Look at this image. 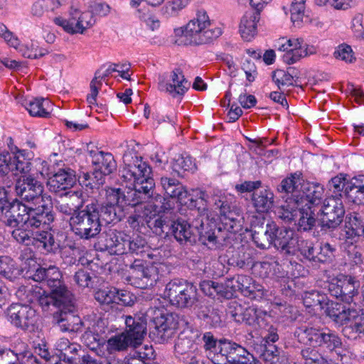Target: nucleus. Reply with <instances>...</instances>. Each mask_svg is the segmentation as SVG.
Masks as SVG:
<instances>
[{
	"instance_id": "1",
	"label": "nucleus",
	"mask_w": 364,
	"mask_h": 364,
	"mask_svg": "<svg viewBox=\"0 0 364 364\" xmlns=\"http://www.w3.org/2000/svg\"><path fill=\"white\" fill-rule=\"evenodd\" d=\"M123 163L120 176L125 187L115 189V219L119 220L124 217L126 210L134 207V214L142 215L144 209L139 211L138 208L148 203L142 201L150 198L155 186L150 177L151 168L134 149L124 153Z\"/></svg>"
},
{
	"instance_id": "2",
	"label": "nucleus",
	"mask_w": 364,
	"mask_h": 364,
	"mask_svg": "<svg viewBox=\"0 0 364 364\" xmlns=\"http://www.w3.org/2000/svg\"><path fill=\"white\" fill-rule=\"evenodd\" d=\"M294 335L301 343L326 348L341 356H346L350 353V348L342 343L338 335L326 328L309 323L298 327Z\"/></svg>"
},
{
	"instance_id": "3",
	"label": "nucleus",
	"mask_w": 364,
	"mask_h": 364,
	"mask_svg": "<svg viewBox=\"0 0 364 364\" xmlns=\"http://www.w3.org/2000/svg\"><path fill=\"white\" fill-rule=\"evenodd\" d=\"M190 196V206L197 209V215L194 219L193 225L198 231L202 243L209 249L217 247V237L215 235V223L213 218H210L208 210V196L205 191L200 188H194L188 191Z\"/></svg>"
},
{
	"instance_id": "4",
	"label": "nucleus",
	"mask_w": 364,
	"mask_h": 364,
	"mask_svg": "<svg viewBox=\"0 0 364 364\" xmlns=\"http://www.w3.org/2000/svg\"><path fill=\"white\" fill-rule=\"evenodd\" d=\"M172 208V204L168 199L157 194L152 197L146 205L138 208L144 209L141 214H134L129 218V224L135 227L136 225L144 223L151 228H155L156 232H163L164 226H168V218L164 215L166 211Z\"/></svg>"
},
{
	"instance_id": "5",
	"label": "nucleus",
	"mask_w": 364,
	"mask_h": 364,
	"mask_svg": "<svg viewBox=\"0 0 364 364\" xmlns=\"http://www.w3.org/2000/svg\"><path fill=\"white\" fill-rule=\"evenodd\" d=\"M326 312L335 323L345 325L343 333L346 337L355 338L357 334H364V310L332 302Z\"/></svg>"
},
{
	"instance_id": "6",
	"label": "nucleus",
	"mask_w": 364,
	"mask_h": 364,
	"mask_svg": "<svg viewBox=\"0 0 364 364\" xmlns=\"http://www.w3.org/2000/svg\"><path fill=\"white\" fill-rule=\"evenodd\" d=\"M211 22L204 10H198L196 16L186 24L185 45L206 44L218 38L222 31L218 27L210 28Z\"/></svg>"
},
{
	"instance_id": "7",
	"label": "nucleus",
	"mask_w": 364,
	"mask_h": 364,
	"mask_svg": "<svg viewBox=\"0 0 364 364\" xmlns=\"http://www.w3.org/2000/svg\"><path fill=\"white\" fill-rule=\"evenodd\" d=\"M72 231L80 238L89 240L101 231L99 212L94 204L88 205L85 210L74 213L70 218Z\"/></svg>"
},
{
	"instance_id": "8",
	"label": "nucleus",
	"mask_w": 364,
	"mask_h": 364,
	"mask_svg": "<svg viewBox=\"0 0 364 364\" xmlns=\"http://www.w3.org/2000/svg\"><path fill=\"white\" fill-rule=\"evenodd\" d=\"M16 192L23 200L32 203L34 206L51 208L50 196L43 194L42 183L32 176H21L15 186Z\"/></svg>"
},
{
	"instance_id": "9",
	"label": "nucleus",
	"mask_w": 364,
	"mask_h": 364,
	"mask_svg": "<svg viewBox=\"0 0 364 364\" xmlns=\"http://www.w3.org/2000/svg\"><path fill=\"white\" fill-rule=\"evenodd\" d=\"M206 356L215 364H230L239 345L228 341H218L210 332L202 336Z\"/></svg>"
},
{
	"instance_id": "10",
	"label": "nucleus",
	"mask_w": 364,
	"mask_h": 364,
	"mask_svg": "<svg viewBox=\"0 0 364 364\" xmlns=\"http://www.w3.org/2000/svg\"><path fill=\"white\" fill-rule=\"evenodd\" d=\"M163 296L173 306L189 307L197 301V291L193 285L174 279L166 284Z\"/></svg>"
},
{
	"instance_id": "11",
	"label": "nucleus",
	"mask_w": 364,
	"mask_h": 364,
	"mask_svg": "<svg viewBox=\"0 0 364 364\" xmlns=\"http://www.w3.org/2000/svg\"><path fill=\"white\" fill-rule=\"evenodd\" d=\"M277 44L278 50L284 52L282 56L283 61L288 65L296 63L301 58L316 54L317 52L316 47L306 43L301 38H282Z\"/></svg>"
},
{
	"instance_id": "12",
	"label": "nucleus",
	"mask_w": 364,
	"mask_h": 364,
	"mask_svg": "<svg viewBox=\"0 0 364 364\" xmlns=\"http://www.w3.org/2000/svg\"><path fill=\"white\" fill-rule=\"evenodd\" d=\"M118 322H124L126 331L115 336V350H123L129 346L136 348L139 346L145 334L146 326L144 323L136 322L131 316L117 318Z\"/></svg>"
},
{
	"instance_id": "13",
	"label": "nucleus",
	"mask_w": 364,
	"mask_h": 364,
	"mask_svg": "<svg viewBox=\"0 0 364 364\" xmlns=\"http://www.w3.org/2000/svg\"><path fill=\"white\" fill-rule=\"evenodd\" d=\"M8 320L16 328L32 332L37 328L39 315L29 305L13 304L7 309Z\"/></svg>"
},
{
	"instance_id": "14",
	"label": "nucleus",
	"mask_w": 364,
	"mask_h": 364,
	"mask_svg": "<svg viewBox=\"0 0 364 364\" xmlns=\"http://www.w3.org/2000/svg\"><path fill=\"white\" fill-rule=\"evenodd\" d=\"M54 22L68 33L75 34L83 33L95 24V19L90 11H81L71 8L68 18L58 17L54 19Z\"/></svg>"
},
{
	"instance_id": "15",
	"label": "nucleus",
	"mask_w": 364,
	"mask_h": 364,
	"mask_svg": "<svg viewBox=\"0 0 364 364\" xmlns=\"http://www.w3.org/2000/svg\"><path fill=\"white\" fill-rule=\"evenodd\" d=\"M214 205L216 209L219 210L220 221L224 225V228L229 232H237L242 227V220L243 217L230 209V207L226 200V197L221 193L220 191L213 196Z\"/></svg>"
},
{
	"instance_id": "16",
	"label": "nucleus",
	"mask_w": 364,
	"mask_h": 364,
	"mask_svg": "<svg viewBox=\"0 0 364 364\" xmlns=\"http://www.w3.org/2000/svg\"><path fill=\"white\" fill-rule=\"evenodd\" d=\"M225 286L233 291H240L244 296L250 299H259L267 296V291L247 275H237L227 280Z\"/></svg>"
},
{
	"instance_id": "17",
	"label": "nucleus",
	"mask_w": 364,
	"mask_h": 364,
	"mask_svg": "<svg viewBox=\"0 0 364 364\" xmlns=\"http://www.w3.org/2000/svg\"><path fill=\"white\" fill-rule=\"evenodd\" d=\"M323 227L335 228L342 221L345 210L341 198L331 196L326 198L320 209Z\"/></svg>"
},
{
	"instance_id": "18",
	"label": "nucleus",
	"mask_w": 364,
	"mask_h": 364,
	"mask_svg": "<svg viewBox=\"0 0 364 364\" xmlns=\"http://www.w3.org/2000/svg\"><path fill=\"white\" fill-rule=\"evenodd\" d=\"M31 163L24 158L21 151H18L13 157L9 153L0 154V176L9 173L14 175L31 176Z\"/></svg>"
},
{
	"instance_id": "19",
	"label": "nucleus",
	"mask_w": 364,
	"mask_h": 364,
	"mask_svg": "<svg viewBox=\"0 0 364 364\" xmlns=\"http://www.w3.org/2000/svg\"><path fill=\"white\" fill-rule=\"evenodd\" d=\"M190 82L185 78L179 68L174 69L169 75H162L159 78L158 88L173 97L183 95L188 90Z\"/></svg>"
},
{
	"instance_id": "20",
	"label": "nucleus",
	"mask_w": 364,
	"mask_h": 364,
	"mask_svg": "<svg viewBox=\"0 0 364 364\" xmlns=\"http://www.w3.org/2000/svg\"><path fill=\"white\" fill-rule=\"evenodd\" d=\"M0 210L1 212V220L6 225L11 228H23L25 214L28 211L27 205L17 200L11 203L4 200Z\"/></svg>"
},
{
	"instance_id": "21",
	"label": "nucleus",
	"mask_w": 364,
	"mask_h": 364,
	"mask_svg": "<svg viewBox=\"0 0 364 364\" xmlns=\"http://www.w3.org/2000/svg\"><path fill=\"white\" fill-rule=\"evenodd\" d=\"M75 181V171L70 168H63L48 178L47 186L50 191L63 196L64 191L73 187Z\"/></svg>"
},
{
	"instance_id": "22",
	"label": "nucleus",
	"mask_w": 364,
	"mask_h": 364,
	"mask_svg": "<svg viewBox=\"0 0 364 364\" xmlns=\"http://www.w3.org/2000/svg\"><path fill=\"white\" fill-rule=\"evenodd\" d=\"M324 197L323 186L317 183L306 181L303 184L301 196L299 197V202L301 206H311L312 209L321 203Z\"/></svg>"
},
{
	"instance_id": "23",
	"label": "nucleus",
	"mask_w": 364,
	"mask_h": 364,
	"mask_svg": "<svg viewBox=\"0 0 364 364\" xmlns=\"http://www.w3.org/2000/svg\"><path fill=\"white\" fill-rule=\"evenodd\" d=\"M364 237V215L353 213L346 218L345 226L340 233V240H356L359 237Z\"/></svg>"
},
{
	"instance_id": "24",
	"label": "nucleus",
	"mask_w": 364,
	"mask_h": 364,
	"mask_svg": "<svg viewBox=\"0 0 364 364\" xmlns=\"http://www.w3.org/2000/svg\"><path fill=\"white\" fill-rule=\"evenodd\" d=\"M260 14L257 11L248 10L241 17L239 33L244 41H251L257 34V23Z\"/></svg>"
},
{
	"instance_id": "25",
	"label": "nucleus",
	"mask_w": 364,
	"mask_h": 364,
	"mask_svg": "<svg viewBox=\"0 0 364 364\" xmlns=\"http://www.w3.org/2000/svg\"><path fill=\"white\" fill-rule=\"evenodd\" d=\"M156 336L161 342H166L171 338L177 328V322L173 316L169 314L160 313L154 319Z\"/></svg>"
},
{
	"instance_id": "26",
	"label": "nucleus",
	"mask_w": 364,
	"mask_h": 364,
	"mask_svg": "<svg viewBox=\"0 0 364 364\" xmlns=\"http://www.w3.org/2000/svg\"><path fill=\"white\" fill-rule=\"evenodd\" d=\"M272 245L287 253L294 252L296 236L294 232L286 228H279L275 223V232L272 235Z\"/></svg>"
},
{
	"instance_id": "27",
	"label": "nucleus",
	"mask_w": 364,
	"mask_h": 364,
	"mask_svg": "<svg viewBox=\"0 0 364 364\" xmlns=\"http://www.w3.org/2000/svg\"><path fill=\"white\" fill-rule=\"evenodd\" d=\"M49 209L50 208L46 209L38 206L28 207L23 228L34 229L47 227L48 223L50 220L48 215Z\"/></svg>"
},
{
	"instance_id": "28",
	"label": "nucleus",
	"mask_w": 364,
	"mask_h": 364,
	"mask_svg": "<svg viewBox=\"0 0 364 364\" xmlns=\"http://www.w3.org/2000/svg\"><path fill=\"white\" fill-rule=\"evenodd\" d=\"M160 184L167 196L177 199L181 203H183L188 198V190L176 178L167 176L161 177Z\"/></svg>"
},
{
	"instance_id": "29",
	"label": "nucleus",
	"mask_w": 364,
	"mask_h": 364,
	"mask_svg": "<svg viewBox=\"0 0 364 364\" xmlns=\"http://www.w3.org/2000/svg\"><path fill=\"white\" fill-rule=\"evenodd\" d=\"M194 220L191 225L186 220H178L173 222L171 229L175 238L180 242L195 241V237L197 235L199 240L202 242L198 231L193 225Z\"/></svg>"
},
{
	"instance_id": "30",
	"label": "nucleus",
	"mask_w": 364,
	"mask_h": 364,
	"mask_svg": "<svg viewBox=\"0 0 364 364\" xmlns=\"http://www.w3.org/2000/svg\"><path fill=\"white\" fill-rule=\"evenodd\" d=\"M254 273L261 278L280 277L281 266L275 257H266L252 266Z\"/></svg>"
},
{
	"instance_id": "31",
	"label": "nucleus",
	"mask_w": 364,
	"mask_h": 364,
	"mask_svg": "<svg viewBox=\"0 0 364 364\" xmlns=\"http://www.w3.org/2000/svg\"><path fill=\"white\" fill-rule=\"evenodd\" d=\"M82 341L91 350H94L97 346H100L102 355L106 358V364H112V355L114 353V337H111L107 342L102 344L99 343L96 336L92 332H85L82 336Z\"/></svg>"
},
{
	"instance_id": "32",
	"label": "nucleus",
	"mask_w": 364,
	"mask_h": 364,
	"mask_svg": "<svg viewBox=\"0 0 364 364\" xmlns=\"http://www.w3.org/2000/svg\"><path fill=\"white\" fill-rule=\"evenodd\" d=\"M23 107L33 117H48L53 111V104L47 99L31 98L25 100Z\"/></svg>"
},
{
	"instance_id": "33",
	"label": "nucleus",
	"mask_w": 364,
	"mask_h": 364,
	"mask_svg": "<svg viewBox=\"0 0 364 364\" xmlns=\"http://www.w3.org/2000/svg\"><path fill=\"white\" fill-rule=\"evenodd\" d=\"M61 273L58 268L50 266L48 268H38L33 275V279L36 282H45L50 289L60 287L61 281Z\"/></svg>"
},
{
	"instance_id": "34",
	"label": "nucleus",
	"mask_w": 364,
	"mask_h": 364,
	"mask_svg": "<svg viewBox=\"0 0 364 364\" xmlns=\"http://www.w3.org/2000/svg\"><path fill=\"white\" fill-rule=\"evenodd\" d=\"M51 294L54 300V306L64 311H73L74 296L68 288L61 284L60 287L51 289Z\"/></svg>"
},
{
	"instance_id": "35",
	"label": "nucleus",
	"mask_w": 364,
	"mask_h": 364,
	"mask_svg": "<svg viewBox=\"0 0 364 364\" xmlns=\"http://www.w3.org/2000/svg\"><path fill=\"white\" fill-rule=\"evenodd\" d=\"M53 323L55 324L61 331H73L76 326L80 323L79 316H75L73 311L60 310L53 314Z\"/></svg>"
},
{
	"instance_id": "36",
	"label": "nucleus",
	"mask_w": 364,
	"mask_h": 364,
	"mask_svg": "<svg viewBox=\"0 0 364 364\" xmlns=\"http://www.w3.org/2000/svg\"><path fill=\"white\" fill-rule=\"evenodd\" d=\"M244 312L242 323L255 328H262L266 326L268 315L265 311L255 306H247Z\"/></svg>"
},
{
	"instance_id": "37",
	"label": "nucleus",
	"mask_w": 364,
	"mask_h": 364,
	"mask_svg": "<svg viewBox=\"0 0 364 364\" xmlns=\"http://www.w3.org/2000/svg\"><path fill=\"white\" fill-rule=\"evenodd\" d=\"M299 203L298 198H288L283 205L277 208L275 213L285 222L296 220L298 217L299 206H301Z\"/></svg>"
},
{
	"instance_id": "38",
	"label": "nucleus",
	"mask_w": 364,
	"mask_h": 364,
	"mask_svg": "<svg viewBox=\"0 0 364 364\" xmlns=\"http://www.w3.org/2000/svg\"><path fill=\"white\" fill-rule=\"evenodd\" d=\"M305 182L301 174L295 173L282 181L279 190L291 193L292 196L289 198L299 199L303 188V184Z\"/></svg>"
},
{
	"instance_id": "39",
	"label": "nucleus",
	"mask_w": 364,
	"mask_h": 364,
	"mask_svg": "<svg viewBox=\"0 0 364 364\" xmlns=\"http://www.w3.org/2000/svg\"><path fill=\"white\" fill-rule=\"evenodd\" d=\"M252 203L257 212H267L274 203V194L269 189L257 190L252 195Z\"/></svg>"
},
{
	"instance_id": "40",
	"label": "nucleus",
	"mask_w": 364,
	"mask_h": 364,
	"mask_svg": "<svg viewBox=\"0 0 364 364\" xmlns=\"http://www.w3.org/2000/svg\"><path fill=\"white\" fill-rule=\"evenodd\" d=\"M346 195L354 203H360L364 198V176H358L347 181Z\"/></svg>"
},
{
	"instance_id": "41",
	"label": "nucleus",
	"mask_w": 364,
	"mask_h": 364,
	"mask_svg": "<svg viewBox=\"0 0 364 364\" xmlns=\"http://www.w3.org/2000/svg\"><path fill=\"white\" fill-rule=\"evenodd\" d=\"M106 200L102 203L100 213H99L101 224L105 223L106 225L112 223L114 216L112 215L114 211V188H108L105 190Z\"/></svg>"
},
{
	"instance_id": "42",
	"label": "nucleus",
	"mask_w": 364,
	"mask_h": 364,
	"mask_svg": "<svg viewBox=\"0 0 364 364\" xmlns=\"http://www.w3.org/2000/svg\"><path fill=\"white\" fill-rule=\"evenodd\" d=\"M23 57L28 58L36 59L43 57L48 53V50L42 48H39L37 43L31 41L26 43H21L18 40V45L14 47Z\"/></svg>"
},
{
	"instance_id": "43",
	"label": "nucleus",
	"mask_w": 364,
	"mask_h": 364,
	"mask_svg": "<svg viewBox=\"0 0 364 364\" xmlns=\"http://www.w3.org/2000/svg\"><path fill=\"white\" fill-rule=\"evenodd\" d=\"M314 209L312 207L299 206L297 220L299 230L306 231L311 230L315 225Z\"/></svg>"
},
{
	"instance_id": "44",
	"label": "nucleus",
	"mask_w": 364,
	"mask_h": 364,
	"mask_svg": "<svg viewBox=\"0 0 364 364\" xmlns=\"http://www.w3.org/2000/svg\"><path fill=\"white\" fill-rule=\"evenodd\" d=\"M107 175L100 169L95 170L92 173L83 172L79 176V181L82 186L93 189L105 183Z\"/></svg>"
},
{
	"instance_id": "45",
	"label": "nucleus",
	"mask_w": 364,
	"mask_h": 364,
	"mask_svg": "<svg viewBox=\"0 0 364 364\" xmlns=\"http://www.w3.org/2000/svg\"><path fill=\"white\" fill-rule=\"evenodd\" d=\"M275 232V223L272 222L267 224L264 232H259L254 230L252 233V240L255 245L261 249H267L272 245V235Z\"/></svg>"
},
{
	"instance_id": "46",
	"label": "nucleus",
	"mask_w": 364,
	"mask_h": 364,
	"mask_svg": "<svg viewBox=\"0 0 364 364\" xmlns=\"http://www.w3.org/2000/svg\"><path fill=\"white\" fill-rule=\"evenodd\" d=\"M193 337H198V334L193 336H180L175 343L176 352L180 355L194 353L198 349V346L193 340Z\"/></svg>"
},
{
	"instance_id": "47",
	"label": "nucleus",
	"mask_w": 364,
	"mask_h": 364,
	"mask_svg": "<svg viewBox=\"0 0 364 364\" xmlns=\"http://www.w3.org/2000/svg\"><path fill=\"white\" fill-rule=\"evenodd\" d=\"M55 348L63 354L65 358L71 361L80 349V346L75 343H70L68 338H62L56 342Z\"/></svg>"
},
{
	"instance_id": "48",
	"label": "nucleus",
	"mask_w": 364,
	"mask_h": 364,
	"mask_svg": "<svg viewBox=\"0 0 364 364\" xmlns=\"http://www.w3.org/2000/svg\"><path fill=\"white\" fill-rule=\"evenodd\" d=\"M16 355L18 356L17 364H41L28 346L23 342L16 345Z\"/></svg>"
},
{
	"instance_id": "49",
	"label": "nucleus",
	"mask_w": 364,
	"mask_h": 364,
	"mask_svg": "<svg viewBox=\"0 0 364 364\" xmlns=\"http://www.w3.org/2000/svg\"><path fill=\"white\" fill-rule=\"evenodd\" d=\"M33 244L38 248H43L48 252L53 250L55 240L53 235L47 231L36 232L33 234Z\"/></svg>"
},
{
	"instance_id": "50",
	"label": "nucleus",
	"mask_w": 364,
	"mask_h": 364,
	"mask_svg": "<svg viewBox=\"0 0 364 364\" xmlns=\"http://www.w3.org/2000/svg\"><path fill=\"white\" fill-rule=\"evenodd\" d=\"M341 287L343 301L348 304L349 306L348 307H353L351 305V302H353V296L358 294V284L351 278H349L341 282Z\"/></svg>"
},
{
	"instance_id": "51",
	"label": "nucleus",
	"mask_w": 364,
	"mask_h": 364,
	"mask_svg": "<svg viewBox=\"0 0 364 364\" xmlns=\"http://www.w3.org/2000/svg\"><path fill=\"white\" fill-rule=\"evenodd\" d=\"M191 0H172L168 1L162 8L161 11L166 17L175 16L188 6Z\"/></svg>"
},
{
	"instance_id": "52",
	"label": "nucleus",
	"mask_w": 364,
	"mask_h": 364,
	"mask_svg": "<svg viewBox=\"0 0 364 364\" xmlns=\"http://www.w3.org/2000/svg\"><path fill=\"white\" fill-rule=\"evenodd\" d=\"M316 250V245H314L312 242L296 237V248L294 252L299 251L306 259L313 261Z\"/></svg>"
},
{
	"instance_id": "53",
	"label": "nucleus",
	"mask_w": 364,
	"mask_h": 364,
	"mask_svg": "<svg viewBox=\"0 0 364 364\" xmlns=\"http://www.w3.org/2000/svg\"><path fill=\"white\" fill-rule=\"evenodd\" d=\"M0 274L13 280L19 275V270L14 267L12 259L7 257H0Z\"/></svg>"
},
{
	"instance_id": "54",
	"label": "nucleus",
	"mask_w": 364,
	"mask_h": 364,
	"mask_svg": "<svg viewBox=\"0 0 364 364\" xmlns=\"http://www.w3.org/2000/svg\"><path fill=\"white\" fill-rule=\"evenodd\" d=\"M272 80L279 90L284 91L287 87L293 85L294 77L284 70H277L272 75Z\"/></svg>"
},
{
	"instance_id": "55",
	"label": "nucleus",
	"mask_w": 364,
	"mask_h": 364,
	"mask_svg": "<svg viewBox=\"0 0 364 364\" xmlns=\"http://www.w3.org/2000/svg\"><path fill=\"white\" fill-rule=\"evenodd\" d=\"M230 364H261L245 348L239 345L233 357H230Z\"/></svg>"
},
{
	"instance_id": "56",
	"label": "nucleus",
	"mask_w": 364,
	"mask_h": 364,
	"mask_svg": "<svg viewBox=\"0 0 364 364\" xmlns=\"http://www.w3.org/2000/svg\"><path fill=\"white\" fill-rule=\"evenodd\" d=\"M301 353L305 360L304 364H330L314 348H306L301 350Z\"/></svg>"
},
{
	"instance_id": "57",
	"label": "nucleus",
	"mask_w": 364,
	"mask_h": 364,
	"mask_svg": "<svg viewBox=\"0 0 364 364\" xmlns=\"http://www.w3.org/2000/svg\"><path fill=\"white\" fill-rule=\"evenodd\" d=\"M305 2L306 0H294L291 4L290 9L291 20L296 26H299L304 17Z\"/></svg>"
},
{
	"instance_id": "58",
	"label": "nucleus",
	"mask_w": 364,
	"mask_h": 364,
	"mask_svg": "<svg viewBox=\"0 0 364 364\" xmlns=\"http://www.w3.org/2000/svg\"><path fill=\"white\" fill-rule=\"evenodd\" d=\"M335 249L328 243H323L316 245L314 262H326L330 261L333 257Z\"/></svg>"
},
{
	"instance_id": "59",
	"label": "nucleus",
	"mask_w": 364,
	"mask_h": 364,
	"mask_svg": "<svg viewBox=\"0 0 364 364\" xmlns=\"http://www.w3.org/2000/svg\"><path fill=\"white\" fill-rule=\"evenodd\" d=\"M333 55L336 59L347 63H353L356 59L351 46L346 43L339 45L336 48Z\"/></svg>"
},
{
	"instance_id": "60",
	"label": "nucleus",
	"mask_w": 364,
	"mask_h": 364,
	"mask_svg": "<svg viewBox=\"0 0 364 364\" xmlns=\"http://www.w3.org/2000/svg\"><path fill=\"white\" fill-rule=\"evenodd\" d=\"M64 198L65 202H68L75 212L81 208L84 204V200L82 196V191H70L63 193Z\"/></svg>"
},
{
	"instance_id": "61",
	"label": "nucleus",
	"mask_w": 364,
	"mask_h": 364,
	"mask_svg": "<svg viewBox=\"0 0 364 364\" xmlns=\"http://www.w3.org/2000/svg\"><path fill=\"white\" fill-rule=\"evenodd\" d=\"M357 240H343L342 247L346 252L349 259L355 264L362 263V254L357 246L354 245V242Z\"/></svg>"
},
{
	"instance_id": "62",
	"label": "nucleus",
	"mask_w": 364,
	"mask_h": 364,
	"mask_svg": "<svg viewBox=\"0 0 364 364\" xmlns=\"http://www.w3.org/2000/svg\"><path fill=\"white\" fill-rule=\"evenodd\" d=\"M173 167L177 172H179L180 170L193 171L196 168V164L191 156L182 154L175 159Z\"/></svg>"
},
{
	"instance_id": "63",
	"label": "nucleus",
	"mask_w": 364,
	"mask_h": 364,
	"mask_svg": "<svg viewBox=\"0 0 364 364\" xmlns=\"http://www.w3.org/2000/svg\"><path fill=\"white\" fill-rule=\"evenodd\" d=\"M141 278L146 280V284L153 286L159 279V267L154 264L141 269Z\"/></svg>"
},
{
	"instance_id": "64",
	"label": "nucleus",
	"mask_w": 364,
	"mask_h": 364,
	"mask_svg": "<svg viewBox=\"0 0 364 364\" xmlns=\"http://www.w3.org/2000/svg\"><path fill=\"white\" fill-rule=\"evenodd\" d=\"M347 181L343 175H338L333 178L328 183L329 190L333 191L335 194L333 196L339 197L341 198L342 193H346V187Z\"/></svg>"
}]
</instances>
